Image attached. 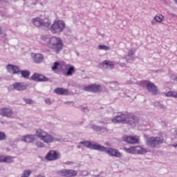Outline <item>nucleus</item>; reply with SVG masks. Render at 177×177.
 <instances>
[{"label": "nucleus", "instance_id": "obj_1", "mask_svg": "<svg viewBox=\"0 0 177 177\" xmlns=\"http://www.w3.org/2000/svg\"><path fill=\"white\" fill-rule=\"evenodd\" d=\"M112 122H114V124L122 123L133 125V124H138L139 122V118L134 115L122 113L120 115L114 117L112 119Z\"/></svg>", "mask_w": 177, "mask_h": 177}, {"label": "nucleus", "instance_id": "obj_2", "mask_svg": "<svg viewBox=\"0 0 177 177\" xmlns=\"http://www.w3.org/2000/svg\"><path fill=\"white\" fill-rule=\"evenodd\" d=\"M47 46L56 53H59L63 49V40L57 37H52L48 41Z\"/></svg>", "mask_w": 177, "mask_h": 177}, {"label": "nucleus", "instance_id": "obj_3", "mask_svg": "<svg viewBox=\"0 0 177 177\" xmlns=\"http://www.w3.org/2000/svg\"><path fill=\"white\" fill-rule=\"evenodd\" d=\"M163 143H165V139H164V137L162 136L150 137L146 142L147 146H149L151 149H156L160 145H162Z\"/></svg>", "mask_w": 177, "mask_h": 177}, {"label": "nucleus", "instance_id": "obj_4", "mask_svg": "<svg viewBox=\"0 0 177 177\" xmlns=\"http://www.w3.org/2000/svg\"><path fill=\"white\" fill-rule=\"evenodd\" d=\"M66 28V24L62 20L55 21L50 28L53 34H59Z\"/></svg>", "mask_w": 177, "mask_h": 177}, {"label": "nucleus", "instance_id": "obj_5", "mask_svg": "<svg viewBox=\"0 0 177 177\" xmlns=\"http://www.w3.org/2000/svg\"><path fill=\"white\" fill-rule=\"evenodd\" d=\"M36 136H37L40 140L44 142V143H52V142H53V137L41 129L36 130Z\"/></svg>", "mask_w": 177, "mask_h": 177}, {"label": "nucleus", "instance_id": "obj_6", "mask_svg": "<svg viewBox=\"0 0 177 177\" xmlns=\"http://www.w3.org/2000/svg\"><path fill=\"white\" fill-rule=\"evenodd\" d=\"M124 151L129 154H144L147 151L140 146L130 147L129 148L124 147Z\"/></svg>", "mask_w": 177, "mask_h": 177}, {"label": "nucleus", "instance_id": "obj_7", "mask_svg": "<svg viewBox=\"0 0 177 177\" xmlns=\"http://www.w3.org/2000/svg\"><path fill=\"white\" fill-rule=\"evenodd\" d=\"M48 161H56L60 158V152L55 150H50L48 152L45 157Z\"/></svg>", "mask_w": 177, "mask_h": 177}, {"label": "nucleus", "instance_id": "obj_8", "mask_svg": "<svg viewBox=\"0 0 177 177\" xmlns=\"http://www.w3.org/2000/svg\"><path fill=\"white\" fill-rule=\"evenodd\" d=\"M104 153L108 154V156H110V157H117L118 158H120L122 156V154L118 149H115L112 147L106 148L105 150H104Z\"/></svg>", "mask_w": 177, "mask_h": 177}, {"label": "nucleus", "instance_id": "obj_9", "mask_svg": "<svg viewBox=\"0 0 177 177\" xmlns=\"http://www.w3.org/2000/svg\"><path fill=\"white\" fill-rule=\"evenodd\" d=\"M32 23L35 27H48L50 25V22L46 21L45 19H41L40 17L34 18Z\"/></svg>", "mask_w": 177, "mask_h": 177}, {"label": "nucleus", "instance_id": "obj_10", "mask_svg": "<svg viewBox=\"0 0 177 177\" xmlns=\"http://www.w3.org/2000/svg\"><path fill=\"white\" fill-rule=\"evenodd\" d=\"M0 115L2 117H6L7 118H13V110L8 107H2L0 109Z\"/></svg>", "mask_w": 177, "mask_h": 177}, {"label": "nucleus", "instance_id": "obj_11", "mask_svg": "<svg viewBox=\"0 0 177 177\" xmlns=\"http://www.w3.org/2000/svg\"><path fill=\"white\" fill-rule=\"evenodd\" d=\"M124 142L126 143H129V145H136V143H139V137L135 136H124L122 137Z\"/></svg>", "mask_w": 177, "mask_h": 177}, {"label": "nucleus", "instance_id": "obj_12", "mask_svg": "<svg viewBox=\"0 0 177 177\" xmlns=\"http://www.w3.org/2000/svg\"><path fill=\"white\" fill-rule=\"evenodd\" d=\"M30 78L32 81H35L36 82H46L49 81L48 77L39 73H34Z\"/></svg>", "mask_w": 177, "mask_h": 177}, {"label": "nucleus", "instance_id": "obj_13", "mask_svg": "<svg viewBox=\"0 0 177 177\" xmlns=\"http://www.w3.org/2000/svg\"><path fill=\"white\" fill-rule=\"evenodd\" d=\"M84 90L87 91V92H100V91H102V86H100V85L99 84H90L88 86H86L84 88Z\"/></svg>", "mask_w": 177, "mask_h": 177}, {"label": "nucleus", "instance_id": "obj_14", "mask_svg": "<svg viewBox=\"0 0 177 177\" xmlns=\"http://www.w3.org/2000/svg\"><path fill=\"white\" fill-rule=\"evenodd\" d=\"M147 89L149 92H151L153 95H157L158 93V88L154 83L149 82L147 84Z\"/></svg>", "mask_w": 177, "mask_h": 177}, {"label": "nucleus", "instance_id": "obj_15", "mask_svg": "<svg viewBox=\"0 0 177 177\" xmlns=\"http://www.w3.org/2000/svg\"><path fill=\"white\" fill-rule=\"evenodd\" d=\"M13 88L15 91H26L27 89V84L18 82L13 84Z\"/></svg>", "mask_w": 177, "mask_h": 177}, {"label": "nucleus", "instance_id": "obj_16", "mask_svg": "<svg viewBox=\"0 0 177 177\" xmlns=\"http://www.w3.org/2000/svg\"><path fill=\"white\" fill-rule=\"evenodd\" d=\"M7 70L10 74H17L18 73H20L19 67L12 64H8L7 66Z\"/></svg>", "mask_w": 177, "mask_h": 177}, {"label": "nucleus", "instance_id": "obj_17", "mask_svg": "<svg viewBox=\"0 0 177 177\" xmlns=\"http://www.w3.org/2000/svg\"><path fill=\"white\" fill-rule=\"evenodd\" d=\"M22 142L26 143H32L35 140V135H26L21 137Z\"/></svg>", "mask_w": 177, "mask_h": 177}, {"label": "nucleus", "instance_id": "obj_18", "mask_svg": "<svg viewBox=\"0 0 177 177\" xmlns=\"http://www.w3.org/2000/svg\"><path fill=\"white\" fill-rule=\"evenodd\" d=\"M54 91L57 95H70V91H68L67 88H57L54 90Z\"/></svg>", "mask_w": 177, "mask_h": 177}, {"label": "nucleus", "instance_id": "obj_19", "mask_svg": "<svg viewBox=\"0 0 177 177\" xmlns=\"http://www.w3.org/2000/svg\"><path fill=\"white\" fill-rule=\"evenodd\" d=\"M32 59L35 63H41L44 60V55L39 53H32Z\"/></svg>", "mask_w": 177, "mask_h": 177}, {"label": "nucleus", "instance_id": "obj_20", "mask_svg": "<svg viewBox=\"0 0 177 177\" xmlns=\"http://www.w3.org/2000/svg\"><path fill=\"white\" fill-rule=\"evenodd\" d=\"M164 20V16L162 15H158L154 17L153 19L151 21V24L154 26L156 23H161Z\"/></svg>", "mask_w": 177, "mask_h": 177}, {"label": "nucleus", "instance_id": "obj_21", "mask_svg": "<svg viewBox=\"0 0 177 177\" xmlns=\"http://www.w3.org/2000/svg\"><path fill=\"white\" fill-rule=\"evenodd\" d=\"M91 149H93V150H99L100 151H104V150H106V147L99 144H91Z\"/></svg>", "mask_w": 177, "mask_h": 177}, {"label": "nucleus", "instance_id": "obj_22", "mask_svg": "<svg viewBox=\"0 0 177 177\" xmlns=\"http://www.w3.org/2000/svg\"><path fill=\"white\" fill-rule=\"evenodd\" d=\"M102 66H106V67L114 68L115 64L113 61L105 60L102 62Z\"/></svg>", "mask_w": 177, "mask_h": 177}, {"label": "nucleus", "instance_id": "obj_23", "mask_svg": "<svg viewBox=\"0 0 177 177\" xmlns=\"http://www.w3.org/2000/svg\"><path fill=\"white\" fill-rule=\"evenodd\" d=\"M165 96L167 97H174V99H177V92L174 91H169L165 93Z\"/></svg>", "mask_w": 177, "mask_h": 177}, {"label": "nucleus", "instance_id": "obj_24", "mask_svg": "<svg viewBox=\"0 0 177 177\" xmlns=\"http://www.w3.org/2000/svg\"><path fill=\"white\" fill-rule=\"evenodd\" d=\"M78 175V172L73 169H67V177H75Z\"/></svg>", "mask_w": 177, "mask_h": 177}, {"label": "nucleus", "instance_id": "obj_25", "mask_svg": "<svg viewBox=\"0 0 177 177\" xmlns=\"http://www.w3.org/2000/svg\"><path fill=\"white\" fill-rule=\"evenodd\" d=\"M74 73H75V68L74 66H70L68 68L67 72L66 73V75H67L68 77H70V75H73Z\"/></svg>", "mask_w": 177, "mask_h": 177}, {"label": "nucleus", "instance_id": "obj_26", "mask_svg": "<svg viewBox=\"0 0 177 177\" xmlns=\"http://www.w3.org/2000/svg\"><path fill=\"white\" fill-rule=\"evenodd\" d=\"M58 176L67 177V169H64L57 171Z\"/></svg>", "mask_w": 177, "mask_h": 177}, {"label": "nucleus", "instance_id": "obj_27", "mask_svg": "<svg viewBox=\"0 0 177 177\" xmlns=\"http://www.w3.org/2000/svg\"><path fill=\"white\" fill-rule=\"evenodd\" d=\"M21 74L23 78H28L30 77V71H21Z\"/></svg>", "mask_w": 177, "mask_h": 177}, {"label": "nucleus", "instance_id": "obj_28", "mask_svg": "<svg viewBox=\"0 0 177 177\" xmlns=\"http://www.w3.org/2000/svg\"><path fill=\"white\" fill-rule=\"evenodd\" d=\"M81 145H84V146H85V147H88V149H91V146H92V143H91V142L89 141H82L80 142Z\"/></svg>", "mask_w": 177, "mask_h": 177}, {"label": "nucleus", "instance_id": "obj_29", "mask_svg": "<svg viewBox=\"0 0 177 177\" xmlns=\"http://www.w3.org/2000/svg\"><path fill=\"white\" fill-rule=\"evenodd\" d=\"M32 172L31 170H24L21 177H29Z\"/></svg>", "mask_w": 177, "mask_h": 177}, {"label": "nucleus", "instance_id": "obj_30", "mask_svg": "<svg viewBox=\"0 0 177 177\" xmlns=\"http://www.w3.org/2000/svg\"><path fill=\"white\" fill-rule=\"evenodd\" d=\"M60 67V63L55 62L53 66L51 67L53 71H56Z\"/></svg>", "mask_w": 177, "mask_h": 177}, {"label": "nucleus", "instance_id": "obj_31", "mask_svg": "<svg viewBox=\"0 0 177 177\" xmlns=\"http://www.w3.org/2000/svg\"><path fill=\"white\" fill-rule=\"evenodd\" d=\"M4 162H13V157L12 156H4Z\"/></svg>", "mask_w": 177, "mask_h": 177}, {"label": "nucleus", "instance_id": "obj_32", "mask_svg": "<svg viewBox=\"0 0 177 177\" xmlns=\"http://www.w3.org/2000/svg\"><path fill=\"white\" fill-rule=\"evenodd\" d=\"M98 48L100 50H110V47H109L106 45H99Z\"/></svg>", "mask_w": 177, "mask_h": 177}, {"label": "nucleus", "instance_id": "obj_33", "mask_svg": "<svg viewBox=\"0 0 177 177\" xmlns=\"http://www.w3.org/2000/svg\"><path fill=\"white\" fill-rule=\"evenodd\" d=\"M6 139V134L3 131H0V141L5 140Z\"/></svg>", "mask_w": 177, "mask_h": 177}, {"label": "nucleus", "instance_id": "obj_34", "mask_svg": "<svg viewBox=\"0 0 177 177\" xmlns=\"http://www.w3.org/2000/svg\"><path fill=\"white\" fill-rule=\"evenodd\" d=\"M93 129H94V131H96L97 132L99 131H102V127H97V126H93Z\"/></svg>", "mask_w": 177, "mask_h": 177}, {"label": "nucleus", "instance_id": "obj_35", "mask_svg": "<svg viewBox=\"0 0 177 177\" xmlns=\"http://www.w3.org/2000/svg\"><path fill=\"white\" fill-rule=\"evenodd\" d=\"M24 102H26V103L28 104H32V100L31 99H26L24 100Z\"/></svg>", "mask_w": 177, "mask_h": 177}, {"label": "nucleus", "instance_id": "obj_36", "mask_svg": "<svg viewBox=\"0 0 177 177\" xmlns=\"http://www.w3.org/2000/svg\"><path fill=\"white\" fill-rule=\"evenodd\" d=\"M36 146L37 147H44V144L42 143V142H36Z\"/></svg>", "mask_w": 177, "mask_h": 177}, {"label": "nucleus", "instance_id": "obj_37", "mask_svg": "<svg viewBox=\"0 0 177 177\" xmlns=\"http://www.w3.org/2000/svg\"><path fill=\"white\" fill-rule=\"evenodd\" d=\"M0 162H5V156H0Z\"/></svg>", "mask_w": 177, "mask_h": 177}, {"label": "nucleus", "instance_id": "obj_38", "mask_svg": "<svg viewBox=\"0 0 177 177\" xmlns=\"http://www.w3.org/2000/svg\"><path fill=\"white\" fill-rule=\"evenodd\" d=\"M45 102H46V104H50L52 103L50 101V99H46V100H45Z\"/></svg>", "mask_w": 177, "mask_h": 177}, {"label": "nucleus", "instance_id": "obj_39", "mask_svg": "<svg viewBox=\"0 0 177 177\" xmlns=\"http://www.w3.org/2000/svg\"><path fill=\"white\" fill-rule=\"evenodd\" d=\"M129 56H133V51L132 50H130L128 53Z\"/></svg>", "mask_w": 177, "mask_h": 177}, {"label": "nucleus", "instance_id": "obj_40", "mask_svg": "<svg viewBox=\"0 0 177 177\" xmlns=\"http://www.w3.org/2000/svg\"><path fill=\"white\" fill-rule=\"evenodd\" d=\"M3 30L2 29V27H0V35L1 34H3Z\"/></svg>", "mask_w": 177, "mask_h": 177}, {"label": "nucleus", "instance_id": "obj_41", "mask_svg": "<svg viewBox=\"0 0 177 177\" xmlns=\"http://www.w3.org/2000/svg\"><path fill=\"white\" fill-rule=\"evenodd\" d=\"M41 39H45V37L41 36Z\"/></svg>", "mask_w": 177, "mask_h": 177}, {"label": "nucleus", "instance_id": "obj_42", "mask_svg": "<svg viewBox=\"0 0 177 177\" xmlns=\"http://www.w3.org/2000/svg\"><path fill=\"white\" fill-rule=\"evenodd\" d=\"M174 1L176 2V3H177V0H174Z\"/></svg>", "mask_w": 177, "mask_h": 177}, {"label": "nucleus", "instance_id": "obj_43", "mask_svg": "<svg viewBox=\"0 0 177 177\" xmlns=\"http://www.w3.org/2000/svg\"><path fill=\"white\" fill-rule=\"evenodd\" d=\"M174 147H177V144L176 145H174Z\"/></svg>", "mask_w": 177, "mask_h": 177}]
</instances>
